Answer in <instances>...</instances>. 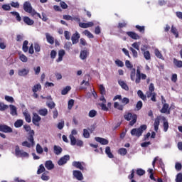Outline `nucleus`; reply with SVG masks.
Segmentation results:
<instances>
[{"label":"nucleus","instance_id":"nucleus-1","mask_svg":"<svg viewBox=\"0 0 182 182\" xmlns=\"http://www.w3.org/2000/svg\"><path fill=\"white\" fill-rule=\"evenodd\" d=\"M130 77L131 80H132L133 82H134L135 80V83L139 84L140 83L141 79L142 80H146V79H147V75L146 74L141 73V72L140 71V68L138 67L136 69V68H133L132 70L130 73Z\"/></svg>","mask_w":182,"mask_h":182},{"label":"nucleus","instance_id":"nucleus-2","mask_svg":"<svg viewBox=\"0 0 182 182\" xmlns=\"http://www.w3.org/2000/svg\"><path fill=\"white\" fill-rule=\"evenodd\" d=\"M33 136H35V131H31L28 134V141H24L22 142L21 145L23 147H28V149H31V147H33L35 146V139H33Z\"/></svg>","mask_w":182,"mask_h":182},{"label":"nucleus","instance_id":"nucleus-3","mask_svg":"<svg viewBox=\"0 0 182 182\" xmlns=\"http://www.w3.org/2000/svg\"><path fill=\"white\" fill-rule=\"evenodd\" d=\"M124 119L129 122V126H134L137 122V114L128 112L124 115Z\"/></svg>","mask_w":182,"mask_h":182},{"label":"nucleus","instance_id":"nucleus-4","mask_svg":"<svg viewBox=\"0 0 182 182\" xmlns=\"http://www.w3.org/2000/svg\"><path fill=\"white\" fill-rule=\"evenodd\" d=\"M23 10L25 12H28V14H31L33 16H38L41 18V14L36 12L35 10L32 9V6L29 1H25L23 4Z\"/></svg>","mask_w":182,"mask_h":182},{"label":"nucleus","instance_id":"nucleus-5","mask_svg":"<svg viewBox=\"0 0 182 182\" xmlns=\"http://www.w3.org/2000/svg\"><path fill=\"white\" fill-rule=\"evenodd\" d=\"M147 130V125L143 124L141 125L140 127L134 128L131 130L132 136H136V137H140L141 134H143V132Z\"/></svg>","mask_w":182,"mask_h":182},{"label":"nucleus","instance_id":"nucleus-6","mask_svg":"<svg viewBox=\"0 0 182 182\" xmlns=\"http://www.w3.org/2000/svg\"><path fill=\"white\" fill-rule=\"evenodd\" d=\"M121 100L122 105L119 104L118 102H115L114 103V109H117L118 110L123 111V109H124V106L130 103V100L127 97H124Z\"/></svg>","mask_w":182,"mask_h":182},{"label":"nucleus","instance_id":"nucleus-7","mask_svg":"<svg viewBox=\"0 0 182 182\" xmlns=\"http://www.w3.org/2000/svg\"><path fill=\"white\" fill-rule=\"evenodd\" d=\"M15 155L16 156V157H29V154L21 151L18 145L16 146Z\"/></svg>","mask_w":182,"mask_h":182},{"label":"nucleus","instance_id":"nucleus-8","mask_svg":"<svg viewBox=\"0 0 182 182\" xmlns=\"http://www.w3.org/2000/svg\"><path fill=\"white\" fill-rule=\"evenodd\" d=\"M70 160V156L65 155L59 159V161H58V166H63L64 164H66V163H68V161H69Z\"/></svg>","mask_w":182,"mask_h":182},{"label":"nucleus","instance_id":"nucleus-9","mask_svg":"<svg viewBox=\"0 0 182 182\" xmlns=\"http://www.w3.org/2000/svg\"><path fill=\"white\" fill-rule=\"evenodd\" d=\"M41 120H42V118L37 114V113H34L33 115V124L35 126H37L38 127H39V126H41V124H39V122H41Z\"/></svg>","mask_w":182,"mask_h":182},{"label":"nucleus","instance_id":"nucleus-10","mask_svg":"<svg viewBox=\"0 0 182 182\" xmlns=\"http://www.w3.org/2000/svg\"><path fill=\"white\" fill-rule=\"evenodd\" d=\"M73 176L78 180V181H82L83 180V173L80 171L75 170L73 171Z\"/></svg>","mask_w":182,"mask_h":182},{"label":"nucleus","instance_id":"nucleus-11","mask_svg":"<svg viewBox=\"0 0 182 182\" xmlns=\"http://www.w3.org/2000/svg\"><path fill=\"white\" fill-rule=\"evenodd\" d=\"M0 132L3 133H12L13 130L11 127L6 124H0Z\"/></svg>","mask_w":182,"mask_h":182},{"label":"nucleus","instance_id":"nucleus-12","mask_svg":"<svg viewBox=\"0 0 182 182\" xmlns=\"http://www.w3.org/2000/svg\"><path fill=\"white\" fill-rule=\"evenodd\" d=\"M79 39H80V34H79L77 31H76L75 33H74L71 37L73 45H76V43L79 42Z\"/></svg>","mask_w":182,"mask_h":182},{"label":"nucleus","instance_id":"nucleus-13","mask_svg":"<svg viewBox=\"0 0 182 182\" xmlns=\"http://www.w3.org/2000/svg\"><path fill=\"white\" fill-rule=\"evenodd\" d=\"M18 76H28L29 75V68H23L18 70Z\"/></svg>","mask_w":182,"mask_h":182},{"label":"nucleus","instance_id":"nucleus-14","mask_svg":"<svg viewBox=\"0 0 182 182\" xmlns=\"http://www.w3.org/2000/svg\"><path fill=\"white\" fill-rule=\"evenodd\" d=\"M127 36H129L132 39H134L135 41H137V39H140V36H139L137 33L133 31H128L126 33Z\"/></svg>","mask_w":182,"mask_h":182},{"label":"nucleus","instance_id":"nucleus-15","mask_svg":"<svg viewBox=\"0 0 182 182\" xmlns=\"http://www.w3.org/2000/svg\"><path fill=\"white\" fill-rule=\"evenodd\" d=\"M146 97L148 99H150L151 102H157V100L156 97H157V94L156 92H146Z\"/></svg>","mask_w":182,"mask_h":182},{"label":"nucleus","instance_id":"nucleus-16","mask_svg":"<svg viewBox=\"0 0 182 182\" xmlns=\"http://www.w3.org/2000/svg\"><path fill=\"white\" fill-rule=\"evenodd\" d=\"M95 23L92 21H90L88 23H80L79 26L80 28H83L84 29H86V28H92Z\"/></svg>","mask_w":182,"mask_h":182},{"label":"nucleus","instance_id":"nucleus-17","mask_svg":"<svg viewBox=\"0 0 182 182\" xmlns=\"http://www.w3.org/2000/svg\"><path fill=\"white\" fill-rule=\"evenodd\" d=\"M96 141L98 143H100V144H102L103 146H106V144H109V140L105 139V138H101V137H95Z\"/></svg>","mask_w":182,"mask_h":182},{"label":"nucleus","instance_id":"nucleus-18","mask_svg":"<svg viewBox=\"0 0 182 182\" xmlns=\"http://www.w3.org/2000/svg\"><path fill=\"white\" fill-rule=\"evenodd\" d=\"M45 167L46 168H47V170H53V168H55V165L53 164V162H52V161L48 160L46 161Z\"/></svg>","mask_w":182,"mask_h":182},{"label":"nucleus","instance_id":"nucleus-19","mask_svg":"<svg viewBox=\"0 0 182 182\" xmlns=\"http://www.w3.org/2000/svg\"><path fill=\"white\" fill-rule=\"evenodd\" d=\"M23 21L24 23H26V25H28L29 26H31V25H33V23H35V21H33V20L31 19V18L28 16H24L23 18Z\"/></svg>","mask_w":182,"mask_h":182},{"label":"nucleus","instance_id":"nucleus-20","mask_svg":"<svg viewBox=\"0 0 182 182\" xmlns=\"http://www.w3.org/2000/svg\"><path fill=\"white\" fill-rule=\"evenodd\" d=\"M46 38L47 39V42L50 43V45H53V43H55V38L49 35V33H46Z\"/></svg>","mask_w":182,"mask_h":182},{"label":"nucleus","instance_id":"nucleus-21","mask_svg":"<svg viewBox=\"0 0 182 182\" xmlns=\"http://www.w3.org/2000/svg\"><path fill=\"white\" fill-rule=\"evenodd\" d=\"M65 50H60L58 51V58L56 60V62H62L63 60V56H65Z\"/></svg>","mask_w":182,"mask_h":182},{"label":"nucleus","instance_id":"nucleus-22","mask_svg":"<svg viewBox=\"0 0 182 182\" xmlns=\"http://www.w3.org/2000/svg\"><path fill=\"white\" fill-rule=\"evenodd\" d=\"M53 150H54V153L55 154H56V156H59V154H60L62 153V151H63V149H62V147L55 145L53 146Z\"/></svg>","mask_w":182,"mask_h":182},{"label":"nucleus","instance_id":"nucleus-23","mask_svg":"<svg viewBox=\"0 0 182 182\" xmlns=\"http://www.w3.org/2000/svg\"><path fill=\"white\" fill-rule=\"evenodd\" d=\"M159 126H160V117H157L154 123V127L155 132H159Z\"/></svg>","mask_w":182,"mask_h":182},{"label":"nucleus","instance_id":"nucleus-24","mask_svg":"<svg viewBox=\"0 0 182 182\" xmlns=\"http://www.w3.org/2000/svg\"><path fill=\"white\" fill-rule=\"evenodd\" d=\"M105 153H106L107 156L109 157V159H114V155H113V154L112 153V151L110 149V146H107L105 148Z\"/></svg>","mask_w":182,"mask_h":182},{"label":"nucleus","instance_id":"nucleus-25","mask_svg":"<svg viewBox=\"0 0 182 182\" xmlns=\"http://www.w3.org/2000/svg\"><path fill=\"white\" fill-rule=\"evenodd\" d=\"M73 167H75L76 168H79L80 170H84L85 168L83 166H82V163L80 161H73Z\"/></svg>","mask_w":182,"mask_h":182},{"label":"nucleus","instance_id":"nucleus-26","mask_svg":"<svg viewBox=\"0 0 182 182\" xmlns=\"http://www.w3.org/2000/svg\"><path fill=\"white\" fill-rule=\"evenodd\" d=\"M141 52H144V57L145 58L146 60H150L151 59V56L150 55L149 51H145L144 48H141Z\"/></svg>","mask_w":182,"mask_h":182},{"label":"nucleus","instance_id":"nucleus-27","mask_svg":"<svg viewBox=\"0 0 182 182\" xmlns=\"http://www.w3.org/2000/svg\"><path fill=\"white\" fill-rule=\"evenodd\" d=\"M10 114H11V116H18V112L15 105H10Z\"/></svg>","mask_w":182,"mask_h":182},{"label":"nucleus","instance_id":"nucleus-28","mask_svg":"<svg viewBox=\"0 0 182 182\" xmlns=\"http://www.w3.org/2000/svg\"><path fill=\"white\" fill-rule=\"evenodd\" d=\"M23 116L25 117V120H26V122H27V123H31V122H32V119L31 118V114H29V112H28V111L23 112Z\"/></svg>","mask_w":182,"mask_h":182},{"label":"nucleus","instance_id":"nucleus-29","mask_svg":"<svg viewBox=\"0 0 182 182\" xmlns=\"http://www.w3.org/2000/svg\"><path fill=\"white\" fill-rule=\"evenodd\" d=\"M10 14L13 16H16V19L18 22H21V21H22V18L21 17V15H19V13H18L17 11H11Z\"/></svg>","mask_w":182,"mask_h":182},{"label":"nucleus","instance_id":"nucleus-30","mask_svg":"<svg viewBox=\"0 0 182 182\" xmlns=\"http://www.w3.org/2000/svg\"><path fill=\"white\" fill-rule=\"evenodd\" d=\"M160 112L161 113H167L168 112V114H170V110H168V104L165 103Z\"/></svg>","mask_w":182,"mask_h":182},{"label":"nucleus","instance_id":"nucleus-31","mask_svg":"<svg viewBox=\"0 0 182 182\" xmlns=\"http://www.w3.org/2000/svg\"><path fill=\"white\" fill-rule=\"evenodd\" d=\"M118 83L119 86H121V87L124 89V90L129 91V86L127 85V84H126V82H124V81L119 80Z\"/></svg>","mask_w":182,"mask_h":182},{"label":"nucleus","instance_id":"nucleus-32","mask_svg":"<svg viewBox=\"0 0 182 182\" xmlns=\"http://www.w3.org/2000/svg\"><path fill=\"white\" fill-rule=\"evenodd\" d=\"M137 95L139 96V97H140V99H141L142 100H144V102H146V100H147V96H146L144 95V93H143V91L141 90H138L137 91Z\"/></svg>","mask_w":182,"mask_h":182},{"label":"nucleus","instance_id":"nucleus-33","mask_svg":"<svg viewBox=\"0 0 182 182\" xmlns=\"http://www.w3.org/2000/svg\"><path fill=\"white\" fill-rule=\"evenodd\" d=\"M71 90L72 87L70 86H66L65 88L62 90L61 95H63V96H65V95H68V93H69V92H70Z\"/></svg>","mask_w":182,"mask_h":182},{"label":"nucleus","instance_id":"nucleus-34","mask_svg":"<svg viewBox=\"0 0 182 182\" xmlns=\"http://www.w3.org/2000/svg\"><path fill=\"white\" fill-rule=\"evenodd\" d=\"M28 43H29V41H28L27 40L24 41L23 43L22 49H23V51H24L26 53V52H28V50H29V47L28 46Z\"/></svg>","mask_w":182,"mask_h":182},{"label":"nucleus","instance_id":"nucleus-35","mask_svg":"<svg viewBox=\"0 0 182 182\" xmlns=\"http://www.w3.org/2000/svg\"><path fill=\"white\" fill-rule=\"evenodd\" d=\"M22 126H23V120L22 119H18L14 123V127H16L17 129L22 127Z\"/></svg>","mask_w":182,"mask_h":182},{"label":"nucleus","instance_id":"nucleus-36","mask_svg":"<svg viewBox=\"0 0 182 182\" xmlns=\"http://www.w3.org/2000/svg\"><path fill=\"white\" fill-rule=\"evenodd\" d=\"M42 90V85H41V84H36L32 88V91L33 92V93H36V92H38V90Z\"/></svg>","mask_w":182,"mask_h":182},{"label":"nucleus","instance_id":"nucleus-37","mask_svg":"<svg viewBox=\"0 0 182 182\" xmlns=\"http://www.w3.org/2000/svg\"><path fill=\"white\" fill-rule=\"evenodd\" d=\"M80 59H82V60H85V59H87V50H82L80 52Z\"/></svg>","mask_w":182,"mask_h":182},{"label":"nucleus","instance_id":"nucleus-38","mask_svg":"<svg viewBox=\"0 0 182 182\" xmlns=\"http://www.w3.org/2000/svg\"><path fill=\"white\" fill-rule=\"evenodd\" d=\"M173 65L178 68H182V61L177 60V58H173Z\"/></svg>","mask_w":182,"mask_h":182},{"label":"nucleus","instance_id":"nucleus-39","mask_svg":"<svg viewBox=\"0 0 182 182\" xmlns=\"http://www.w3.org/2000/svg\"><path fill=\"white\" fill-rule=\"evenodd\" d=\"M38 114H40V116H46L48 114V109L44 108L39 109Z\"/></svg>","mask_w":182,"mask_h":182},{"label":"nucleus","instance_id":"nucleus-40","mask_svg":"<svg viewBox=\"0 0 182 182\" xmlns=\"http://www.w3.org/2000/svg\"><path fill=\"white\" fill-rule=\"evenodd\" d=\"M84 35H85V36H87V38H89L90 39H93V38H95V36H93V34H92V33H90V31H89L88 30H85L83 31Z\"/></svg>","mask_w":182,"mask_h":182},{"label":"nucleus","instance_id":"nucleus-41","mask_svg":"<svg viewBox=\"0 0 182 182\" xmlns=\"http://www.w3.org/2000/svg\"><path fill=\"white\" fill-rule=\"evenodd\" d=\"M135 28L141 33H144V31H146V28L144 27V26H141L136 25L135 26Z\"/></svg>","mask_w":182,"mask_h":182},{"label":"nucleus","instance_id":"nucleus-42","mask_svg":"<svg viewBox=\"0 0 182 182\" xmlns=\"http://www.w3.org/2000/svg\"><path fill=\"white\" fill-rule=\"evenodd\" d=\"M36 149L38 154H42V153H43V148H42V146L39 144H37Z\"/></svg>","mask_w":182,"mask_h":182},{"label":"nucleus","instance_id":"nucleus-43","mask_svg":"<svg viewBox=\"0 0 182 182\" xmlns=\"http://www.w3.org/2000/svg\"><path fill=\"white\" fill-rule=\"evenodd\" d=\"M171 33L175 36V38H178V31L174 26H171Z\"/></svg>","mask_w":182,"mask_h":182},{"label":"nucleus","instance_id":"nucleus-44","mask_svg":"<svg viewBox=\"0 0 182 182\" xmlns=\"http://www.w3.org/2000/svg\"><path fill=\"white\" fill-rule=\"evenodd\" d=\"M118 153L121 156H126L127 154V149L126 148H121L118 150Z\"/></svg>","mask_w":182,"mask_h":182},{"label":"nucleus","instance_id":"nucleus-45","mask_svg":"<svg viewBox=\"0 0 182 182\" xmlns=\"http://www.w3.org/2000/svg\"><path fill=\"white\" fill-rule=\"evenodd\" d=\"M164 120H165L163 124L164 132H166L168 130V121H167L166 118H164Z\"/></svg>","mask_w":182,"mask_h":182},{"label":"nucleus","instance_id":"nucleus-46","mask_svg":"<svg viewBox=\"0 0 182 182\" xmlns=\"http://www.w3.org/2000/svg\"><path fill=\"white\" fill-rule=\"evenodd\" d=\"M70 144L71 146H76L77 140L73 135H70Z\"/></svg>","mask_w":182,"mask_h":182},{"label":"nucleus","instance_id":"nucleus-47","mask_svg":"<svg viewBox=\"0 0 182 182\" xmlns=\"http://www.w3.org/2000/svg\"><path fill=\"white\" fill-rule=\"evenodd\" d=\"M45 166H43V164H41L39 166V168L37 171V174H42V173H43L45 171Z\"/></svg>","mask_w":182,"mask_h":182},{"label":"nucleus","instance_id":"nucleus-48","mask_svg":"<svg viewBox=\"0 0 182 182\" xmlns=\"http://www.w3.org/2000/svg\"><path fill=\"white\" fill-rule=\"evenodd\" d=\"M136 174L137 176H144V174H146V171H144V169L141 168H137L136 169Z\"/></svg>","mask_w":182,"mask_h":182},{"label":"nucleus","instance_id":"nucleus-49","mask_svg":"<svg viewBox=\"0 0 182 182\" xmlns=\"http://www.w3.org/2000/svg\"><path fill=\"white\" fill-rule=\"evenodd\" d=\"M50 177L49 176H48V173L44 172L42 175H41V180H43V181H48V180H49Z\"/></svg>","mask_w":182,"mask_h":182},{"label":"nucleus","instance_id":"nucleus-50","mask_svg":"<svg viewBox=\"0 0 182 182\" xmlns=\"http://www.w3.org/2000/svg\"><path fill=\"white\" fill-rule=\"evenodd\" d=\"M129 50H131V52H132V56L134 58H138L139 54H138L137 51L134 48H133V47L129 48Z\"/></svg>","mask_w":182,"mask_h":182},{"label":"nucleus","instance_id":"nucleus-51","mask_svg":"<svg viewBox=\"0 0 182 182\" xmlns=\"http://www.w3.org/2000/svg\"><path fill=\"white\" fill-rule=\"evenodd\" d=\"M155 56H156V58H159V59L163 58V55L161 54L160 50H159V49H155Z\"/></svg>","mask_w":182,"mask_h":182},{"label":"nucleus","instance_id":"nucleus-52","mask_svg":"<svg viewBox=\"0 0 182 182\" xmlns=\"http://www.w3.org/2000/svg\"><path fill=\"white\" fill-rule=\"evenodd\" d=\"M19 59L20 60H21V62H23L24 63H26V62H28V57H26V55H25L24 54H21L19 56Z\"/></svg>","mask_w":182,"mask_h":182},{"label":"nucleus","instance_id":"nucleus-53","mask_svg":"<svg viewBox=\"0 0 182 182\" xmlns=\"http://www.w3.org/2000/svg\"><path fill=\"white\" fill-rule=\"evenodd\" d=\"M125 66L127 68V69H133V64H132L129 60L125 61Z\"/></svg>","mask_w":182,"mask_h":182},{"label":"nucleus","instance_id":"nucleus-54","mask_svg":"<svg viewBox=\"0 0 182 182\" xmlns=\"http://www.w3.org/2000/svg\"><path fill=\"white\" fill-rule=\"evenodd\" d=\"M8 105H4L3 102H0V111L4 112V110H6L8 109Z\"/></svg>","mask_w":182,"mask_h":182},{"label":"nucleus","instance_id":"nucleus-55","mask_svg":"<svg viewBox=\"0 0 182 182\" xmlns=\"http://www.w3.org/2000/svg\"><path fill=\"white\" fill-rule=\"evenodd\" d=\"M97 114V112L95 109H92L89 112L88 116L89 117H95Z\"/></svg>","mask_w":182,"mask_h":182},{"label":"nucleus","instance_id":"nucleus-56","mask_svg":"<svg viewBox=\"0 0 182 182\" xmlns=\"http://www.w3.org/2000/svg\"><path fill=\"white\" fill-rule=\"evenodd\" d=\"M83 136L85 139H89V137H90V134L89 133V131L86 129H83Z\"/></svg>","mask_w":182,"mask_h":182},{"label":"nucleus","instance_id":"nucleus-57","mask_svg":"<svg viewBox=\"0 0 182 182\" xmlns=\"http://www.w3.org/2000/svg\"><path fill=\"white\" fill-rule=\"evenodd\" d=\"M100 95H106V89L105 88V86H103V85H100Z\"/></svg>","mask_w":182,"mask_h":182},{"label":"nucleus","instance_id":"nucleus-58","mask_svg":"<svg viewBox=\"0 0 182 182\" xmlns=\"http://www.w3.org/2000/svg\"><path fill=\"white\" fill-rule=\"evenodd\" d=\"M115 65H117L119 68H123V66H124V63H123V61H122L120 60H116Z\"/></svg>","mask_w":182,"mask_h":182},{"label":"nucleus","instance_id":"nucleus-59","mask_svg":"<svg viewBox=\"0 0 182 182\" xmlns=\"http://www.w3.org/2000/svg\"><path fill=\"white\" fill-rule=\"evenodd\" d=\"M5 100H6V102H9V103H14V102H15L14 97L8 95L5 96Z\"/></svg>","mask_w":182,"mask_h":182},{"label":"nucleus","instance_id":"nucleus-60","mask_svg":"<svg viewBox=\"0 0 182 182\" xmlns=\"http://www.w3.org/2000/svg\"><path fill=\"white\" fill-rule=\"evenodd\" d=\"M176 182H182V173H178L176 175Z\"/></svg>","mask_w":182,"mask_h":182},{"label":"nucleus","instance_id":"nucleus-61","mask_svg":"<svg viewBox=\"0 0 182 182\" xmlns=\"http://www.w3.org/2000/svg\"><path fill=\"white\" fill-rule=\"evenodd\" d=\"M1 8L3 11H11V5L9 4H3Z\"/></svg>","mask_w":182,"mask_h":182},{"label":"nucleus","instance_id":"nucleus-62","mask_svg":"<svg viewBox=\"0 0 182 182\" xmlns=\"http://www.w3.org/2000/svg\"><path fill=\"white\" fill-rule=\"evenodd\" d=\"M73 105H75V100H70L68 101V107L69 110H70V109H72V107H73Z\"/></svg>","mask_w":182,"mask_h":182},{"label":"nucleus","instance_id":"nucleus-63","mask_svg":"<svg viewBox=\"0 0 182 182\" xmlns=\"http://www.w3.org/2000/svg\"><path fill=\"white\" fill-rule=\"evenodd\" d=\"M136 107L137 110H141V107H143V102L141 101H138Z\"/></svg>","mask_w":182,"mask_h":182},{"label":"nucleus","instance_id":"nucleus-64","mask_svg":"<svg viewBox=\"0 0 182 182\" xmlns=\"http://www.w3.org/2000/svg\"><path fill=\"white\" fill-rule=\"evenodd\" d=\"M175 168L177 171H181L182 168V165L181 163L177 162L175 165Z\"/></svg>","mask_w":182,"mask_h":182}]
</instances>
